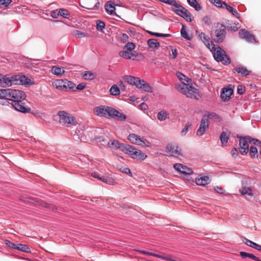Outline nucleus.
Wrapping results in <instances>:
<instances>
[{
  "label": "nucleus",
  "mask_w": 261,
  "mask_h": 261,
  "mask_svg": "<svg viewBox=\"0 0 261 261\" xmlns=\"http://www.w3.org/2000/svg\"><path fill=\"white\" fill-rule=\"evenodd\" d=\"M26 98L25 93L19 90L6 89V103L12 101L11 105L17 111L23 113H30L31 109L22 102Z\"/></svg>",
  "instance_id": "nucleus-1"
},
{
  "label": "nucleus",
  "mask_w": 261,
  "mask_h": 261,
  "mask_svg": "<svg viewBox=\"0 0 261 261\" xmlns=\"http://www.w3.org/2000/svg\"><path fill=\"white\" fill-rule=\"evenodd\" d=\"M237 138L240 139L239 141V151L241 154L246 155L249 150V144H255L257 146H261V142L256 139L251 138L250 136H240L237 135Z\"/></svg>",
  "instance_id": "nucleus-2"
},
{
  "label": "nucleus",
  "mask_w": 261,
  "mask_h": 261,
  "mask_svg": "<svg viewBox=\"0 0 261 261\" xmlns=\"http://www.w3.org/2000/svg\"><path fill=\"white\" fill-rule=\"evenodd\" d=\"M175 87L177 90L188 97L198 99L200 97L198 90L193 86L182 83L181 84L176 85Z\"/></svg>",
  "instance_id": "nucleus-3"
},
{
  "label": "nucleus",
  "mask_w": 261,
  "mask_h": 261,
  "mask_svg": "<svg viewBox=\"0 0 261 261\" xmlns=\"http://www.w3.org/2000/svg\"><path fill=\"white\" fill-rule=\"evenodd\" d=\"M226 35L225 27L220 23H218L215 29L211 32V38L217 43L222 42L225 38Z\"/></svg>",
  "instance_id": "nucleus-4"
},
{
  "label": "nucleus",
  "mask_w": 261,
  "mask_h": 261,
  "mask_svg": "<svg viewBox=\"0 0 261 261\" xmlns=\"http://www.w3.org/2000/svg\"><path fill=\"white\" fill-rule=\"evenodd\" d=\"M211 51H213L215 59L218 62H222L223 64H229L230 59L225 54V52L220 46L213 44L211 46Z\"/></svg>",
  "instance_id": "nucleus-5"
},
{
  "label": "nucleus",
  "mask_w": 261,
  "mask_h": 261,
  "mask_svg": "<svg viewBox=\"0 0 261 261\" xmlns=\"http://www.w3.org/2000/svg\"><path fill=\"white\" fill-rule=\"evenodd\" d=\"M124 152L128 154L130 158L139 161H144L146 158L147 155L134 147L126 145Z\"/></svg>",
  "instance_id": "nucleus-6"
},
{
  "label": "nucleus",
  "mask_w": 261,
  "mask_h": 261,
  "mask_svg": "<svg viewBox=\"0 0 261 261\" xmlns=\"http://www.w3.org/2000/svg\"><path fill=\"white\" fill-rule=\"evenodd\" d=\"M59 122L62 125L69 127L70 125H75V118L69 113L62 111L58 112Z\"/></svg>",
  "instance_id": "nucleus-7"
},
{
  "label": "nucleus",
  "mask_w": 261,
  "mask_h": 261,
  "mask_svg": "<svg viewBox=\"0 0 261 261\" xmlns=\"http://www.w3.org/2000/svg\"><path fill=\"white\" fill-rule=\"evenodd\" d=\"M173 11L177 15L183 17L187 21L191 22L192 20V15L188 10L181 5L176 3V4L172 8Z\"/></svg>",
  "instance_id": "nucleus-8"
},
{
  "label": "nucleus",
  "mask_w": 261,
  "mask_h": 261,
  "mask_svg": "<svg viewBox=\"0 0 261 261\" xmlns=\"http://www.w3.org/2000/svg\"><path fill=\"white\" fill-rule=\"evenodd\" d=\"M15 75L10 74L3 75L1 76V81L0 82V86L3 88H7L12 86L13 85H17V78Z\"/></svg>",
  "instance_id": "nucleus-9"
},
{
  "label": "nucleus",
  "mask_w": 261,
  "mask_h": 261,
  "mask_svg": "<svg viewBox=\"0 0 261 261\" xmlns=\"http://www.w3.org/2000/svg\"><path fill=\"white\" fill-rule=\"evenodd\" d=\"M128 140L133 144L141 146H149V142L145 139L141 138L135 134H130L127 137Z\"/></svg>",
  "instance_id": "nucleus-10"
},
{
  "label": "nucleus",
  "mask_w": 261,
  "mask_h": 261,
  "mask_svg": "<svg viewBox=\"0 0 261 261\" xmlns=\"http://www.w3.org/2000/svg\"><path fill=\"white\" fill-rule=\"evenodd\" d=\"M113 108L100 106L96 107L94 109L95 114L99 117H110Z\"/></svg>",
  "instance_id": "nucleus-11"
},
{
  "label": "nucleus",
  "mask_w": 261,
  "mask_h": 261,
  "mask_svg": "<svg viewBox=\"0 0 261 261\" xmlns=\"http://www.w3.org/2000/svg\"><path fill=\"white\" fill-rule=\"evenodd\" d=\"M166 151L170 155L176 158L181 154V149L175 145L168 144L166 147Z\"/></svg>",
  "instance_id": "nucleus-12"
},
{
  "label": "nucleus",
  "mask_w": 261,
  "mask_h": 261,
  "mask_svg": "<svg viewBox=\"0 0 261 261\" xmlns=\"http://www.w3.org/2000/svg\"><path fill=\"white\" fill-rule=\"evenodd\" d=\"M208 126L209 122L207 120V117L204 116L201 119L199 127L197 131V135L199 136L203 135L208 128Z\"/></svg>",
  "instance_id": "nucleus-13"
},
{
  "label": "nucleus",
  "mask_w": 261,
  "mask_h": 261,
  "mask_svg": "<svg viewBox=\"0 0 261 261\" xmlns=\"http://www.w3.org/2000/svg\"><path fill=\"white\" fill-rule=\"evenodd\" d=\"M134 250L136 251H138V252H140L141 253H142L143 254L155 256V257H157L158 258H162V259H165V260H168V261H178V260H176L175 259H173L172 258L171 256L170 255H165V253H162V255H159V254L153 253H151V252H147V251H142V250H137V249H135Z\"/></svg>",
  "instance_id": "nucleus-14"
},
{
  "label": "nucleus",
  "mask_w": 261,
  "mask_h": 261,
  "mask_svg": "<svg viewBox=\"0 0 261 261\" xmlns=\"http://www.w3.org/2000/svg\"><path fill=\"white\" fill-rule=\"evenodd\" d=\"M107 145L110 148L114 149H120L124 152L126 144H121L116 140H111L107 142Z\"/></svg>",
  "instance_id": "nucleus-15"
},
{
  "label": "nucleus",
  "mask_w": 261,
  "mask_h": 261,
  "mask_svg": "<svg viewBox=\"0 0 261 261\" xmlns=\"http://www.w3.org/2000/svg\"><path fill=\"white\" fill-rule=\"evenodd\" d=\"M239 34L241 38L245 39L249 42L253 43L255 41L254 36L245 30H241L239 31Z\"/></svg>",
  "instance_id": "nucleus-16"
},
{
  "label": "nucleus",
  "mask_w": 261,
  "mask_h": 261,
  "mask_svg": "<svg viewBox=\"0 0 261 261\" xmlns=\"http://www.w3.org/2000/svg\"><path fill=\"white\" fill-rule=\"evenodd\" d=\"M123 79L130 85H135L137 88L138 87H141V80L138 77L130 75H125L123 76Z\"/></svg>",
  "instance_id": "nucleus-17"
},
{
  "label": "nucleus",
  "mask_w": 261,
  "mask_h": 261,
  "mask_svg": "<svg viewBox=\"0 0 261 261\" xmlns=\"http://www.w3.org/2000/svg\"><path fill=\"white\" fill-rule=\"evenodd\" d=\"M176 170L185 174H191L193 173L192 169L184 166L181 164H175L173 166Z\"/></svg>",
  "instance_id": "nucleus-18"
},
{
  "label": "nucleus",
  "mask_w": 261,
  "mask_h": 261,
  "mask_svg": "<svg viewBox=\"0 0 261 261\" xmlns=\"http://www.w3.org/2000/svg\"><path fill=\"white\" fill-rule=\"evenodd\" d=\"M30 202L34 205L39 206L41 207L46 208L53 210L54 209V206L49 203H46L42 200H38L37 199H31Z\"/></svg>",
  "instance_id": "nucleus-19"
},
{
  "label": "nucleus",
  "mask_w": 261,
  "mask_h": 261,
  "mask_svg": "<svg viewBox=\"0 0 261 261\" xmlns=\"http://www.w3.org/2000/svg\"><path fill=\"white\" fill-rule=\"evenodd\" d=\"M16 76L18 77L17 80H18L16 84L17 85H31L34 84V82H32V80L29 79L25 75H16Z\"/></svg>",
  "instance_id": "nucleus-20"
},
{
  "label": "nucleus",
  "mask_w": 261,
  "mask_h": 261,
  "mask_svg": "<svg viewBox=\"0 0 261 261\" xmlns=\"http://www.w3.org/2000/svg\"><path fill=\"white\" fill-rule=\"evenodd\" d=\"M198 37L209 49H211V46L214 44L212 41H210V38L205 34V33L201 32L199 34Z\"/></svg>",
  "instance_id": "nucleus-21"
},
{
  "label": "nucleus",
  "mask_w": 261,
  "mask_h": 261,
  "mask_svg": "<svg viewBox=\"0 0 261 261\" xmlns=\"http://www.w3.org/2000/svg\"><path fill=\"white\" fill-rule=\"evenodd\" d=\"M233 93V90L231 88H223L221 93V97L223 101H228Z\"/></svg>",
  "instance_id": "nucleus-22"
},
{
  "label": "nucleus",
  "mask_w": 261,
  "mask_h": 261,
  "mask_svg": "<svg viewBox=\"0 0 261 261\" xmlns=\"http://www.w3.org/2000/svg\"><path fill=\"white\" fill-rule=\"evenodd\" d=\"M110 117L117 119L119 121H124L126 116L125 114L120 113L119 111L113 108Z\"/></svg>",
  "instance_id": "nucleus-23"
},
{
  "label": "nucleus",
  "mask_w": 261,
  "mask_h": 261,
  "mask_svg": "<svg viewBox=\"0 0 261 261\" xmlns=\"http://www.w3.org/2000/svg\"><path fill=\"white\" fill-rule=\"evenodd\" d=\"M233 71L240 73L242 76H246L251 73L250 70L247 69L246 67L242 66L236 67L233 69Z\"/></svg>",
  "instance_id": "nucleus-24"
},
{
  "label": "nucleus",
  "mask_w": 261,
  "mask_h": 261,
  "mask_svg": "<svg viewBox=\"0 0 261 261\" xmlns=\"http://www.w3.org/2000/svg\"><path fill=\"white\" fill-rule=\"evenodd\" d=\"M210 181V178L208 176H200L196 178V183L198 186H204Z\"/></svg>",
  "instance_id": "nucleus-25"
},
{
  "label": "nucleus",
  "mask_w": 261,
  "mask_h": 261,
  "mask_svg": "<svg viewBox=\"0 0 261 261\" xmlns=\"http://www.w3.org/2000/svg\"><path fill=\"white\" fill-rule=\"evenodd\" d=\"M53 86L59 90H65L66 86L65 85V80H56L52 83Z\"/></svg>",
  "instance_id": "nucleus-26"
},
{
  "label": "nucleus",
  "mask_w": 261,
  "mask_h": 261,
  "mask_svg": "<svg viewBox=\"0 0 261 261\" xmlns=\"http://www.w3.org/2000/svg\"><path fill=\"white\" fill-rule=\"evenodd\" d=\"M240 192L242 195L252 196V189L245 183L242 184V188L240 190Z\"/></svg>",
  "instance_id": "nucleus-27"
},
{
  "label": "nucleus",
  "mask_w": 261,
  "mask_h": 261,
  "mask_svg": "<svg viewBox=\"0 0 261 261\" xmlns=\"http://www.w3.org/2000/svg\"><path fill=\"white\" fill-rule=\"evenodd\" d=\"M119 55L125 59H132L133 60H135L134 57H136V56H135L132 52L127 51L125 49L120 51L119 52Z\"/></svg>",
  "instance_id": "nucleus-28"
},
{
  "label": "nucleus",
  "mask_w": 261,
  "mask_h": 261,
  "mask_svg": "<svg viewBox=\"0 0 261 261\" xmlns=\"http://www.w3.org/2000/svg\"><path fill=\"white\" fill-rule=\"evenodd\" d=\"M223 4L225 6V9L228 11L230 12L233 16H236L237 18H240V15L236 9H233L230 6L227 5L225 2H223Z\"/></svg>",
  "instance_id": "nucleus-29"
},
{
  "label": "nucleus",
  "mask_w": 261,
  "mask_h": 261,
  "mask_svg": "<svg viewBox=\"0 0 261 261\" xmlns=\"http://www.w3.org/2000/svg\"><path fill=\"white\" fill-rule=\"evenodd\" d=\"M245 243L248 246L256 249L257 250L261 251V245L254 243L248 239L245 238Z\"/></svg>",
  "instance_id": "nucleus-30"
},
{
  "label": "nucleus",
  "mask_w": 261,
  "mask_h": 261,
  "mask_svg": "<svg viewBox=\"0 0 261 261\" xmlns=\"http://www.w3.org/2000/svg\"><path fill=\"white\" fill-rule=\"evenodd\" d=\"M51 70L54 74L58 76L61 75L65 72L64 68H60L55 66L52 67Z\"/></svg>",
  "instance_id": "nucleus-31"
},
{
  "label": "nucleus",
  "mask_w": 261,
  "mask_h": 261,
  "mask_svg": "<svg viewBox=\"0 0 261 261\" xmlns=\"http://www.w3.org/2000/svg\"><path fill=\"white\" fill-rule=\"evenodd\" d=\"M141 87H138V88H142L144 91L148 92H152V88L147 83H146L143 80L140 81Z\"/></svg>",
  "instance_id": "nucleus-32"
},
{
  "label": "nucleus",
  "mask_w": 261,
  "mask_h": 261,
  "mask_svg": "<svg viewBox=\"0 0 261 261\" xmlns=\"http://www.w3.org/2000/svg\"><path fill=\"white\" fill-rule=\"evenodd\" d=\"M147 44L148 46L152 48L155 49L159 47L160 43L156 39H150L147 41Z\"/></svg>",
  "instance_id": "nucleus-33"
},
{
  "label": "nucleus",
  "mask_w": 261,
  "mask_h": 261,
  "mask_svg": "<svg viewBox=\"0 0 261 261\" xmlns=\"http://www.w3.org/2000/svg\"><path fill=\"white\" fill-rule=\"evenodd\" d=\"M15 249L27 253L31 252V249L28 245L21 244H16Z\"/></svg>",
  "instance_id": "nucleus-34"
},
{
  "label": "nucleus",
  "mask_w": 261,
  "mask_h": 261,
  "mask_svg": "<svg viewBox=\"0 0 261 261\" xmlns=\"http://www.w3.org/2000/svg\"><path fill=\"white\" fill-rule=\"evenodd\" d=\"M169 114L165 111H162L158 113L157 117L160 121H164L169 118Z\"/></svg>",
  "instance_id": "nucleus-35"
},
{
  "label": "nucleus",
  "mask_w": 261,
  "mask_h": 261,
  "mask_svg": "<svg viewBox=\"0 0 261 261\" xmlns=\"http://www.w3.org/2000/svg\"><path fill=\"white\" fill-rule=\"evenodd\" d=\"M83 77L85 80H92L96 77V75L91 71H85L82 74Z\"/></svg>",
  "instance_id": "nucleus-36"
},
{
  "label": "nucleus",
  "mask_w": 261,
  "mask_h": 261,
  "mask_svg": "<svg viewBox=\"0 0 261 261\" xmlns=\"http://www.w3.org/2000/svg\"><path fill=\"white\" fill-rule=\"evenodd\" d=\"M110 92L112 95L117 96L120 94V89L116 85H114L110 88Z\"/></svg>",
  "instance_id": "nucleus-37"
},
{
  "label": "nucleus",
  "mask_w": 261,
  "mask_h": 261,
  "mask_svg": "<svg viewBox=\"0 0 261 261\" xmlns=\"http://www.w3.org/2000/svg\"><path fill=\"white\" fill-rule=\"evenodd\" d=\"M100 180L102 181L103 182L109 185H113L115 183L114 179L109 176H102L101 178H100Z\"/></svg>",
  "instance_id": "nucleus-38"
},
{
  "label": "nucleus",
  "mask_w": 261,
  "mask_h": 261,
  "mask_svg": "<svg viewBox=\"0 0 261 261\" xmlns=\"http://www.w3.org/2000/svg\"><path fill=\"white\" fill-rule=\"evenodd\" d=\"M105 9L106 11L110 14L113 15L115 13V8L113 4H106Z\"/></svg>",
  "instance_id": "nucleus-39"
},
{
  "label": "nucleus",
  "mask_w": 261,
  "mask_h": 261,
  "mask_svg": "<svg viewBox=\"0 0 261 261\" xmlns=\"http://www.w3.org/2000/svg\"><path fill=\"white\" fill-rule=\"evenodd\" d=\"M189 4L194 8V9L196 11H199L201 9V7L200 5L196 2V0H187Z\"/></svg>",
  "instance_id": "nucleus-40"
},
{
  "label": "nucleus",
  "mask_w": 261,
  "mask_h": 261,
  "mask_svg": "<svg viewBox=\"0 0 261 261\" xmlns=\"http://www.w3.org/2000/svg\"><path fill=\"white\" fill-rule=\"evenodd\" d=\"M250 155L252 158H255L258 157V151L256 147L252 146H250Z\"/></svg>",
  "instance_id": "nucleus-41"
},
{
  "label": "nucleus",
  "mask_w": 261,
  "mask_h": 261,
  "mask_svg": "<svg viewBox=\"0 0 261 261\" xmlns=\"http://www.w3.org/2000/svg\"><path fill=\"white\" fill-rule=\"evenodd\" d=\"M220 139L222 144H226L229 139V137L226 132H223L220 135Z\"/></svg>",
  "instance_id": "nucleus-42"
},
{
  "label": "nucleus",
  "mask_w": 261,
  "mask_h": 261,
  "mask_svg": "<svg viewBox=\"0 0 261 261\" xmlns=\"http://www.w3.org/2000/svg\"><path fill=\"white\" fill-rule=\"evenodd\" d=\"M6 103V89H0V103L5 105Z\"/></svg>",
  "instance_id": "nucleus-43"
},
{
  "label": "nucleus",
  "mask_w": 261,
  "mask_h": 261,
  "mask_svg": "<svg viewBox=\"0 0 261 261\" xmlns=\"http://www.w3.org/2000/svg\"><path fill=\"white\" fill-rule=\"evenodd\" d=\"M180 33H181V36L185 38L186 39L188 40H190L191 39V37H190L189 35H188V34L185 28V26L184 25H182V28L180 30Z\"/></svg>",
  "instance_id": "nucleus-44"
},
{
  "label": "nucleus",
  "mask_w": 261,
  "mask_h": 261,
  "mask_svg": "<svg viewBox=\"0 0 261 261\" xmlns=\"http://www.w3.org/2000/svg\"><path fill=\"white\" fill-rule=\"evenodd\" d=\"M65 85L66 86V89H65V91H67V89L69 90L73 89L75 85L72 82L68 81L67 80H65Z\"/></svg>",
  "instance_id": "nucleus-45"
},
{
  "label": "nucleus",
  "mask_w": 261,
  "mask_h": 261,
  "mask_svg": "<svg viewBox=\"0 0 261 261\" xmlns=\"http://www.w3.org/2000/svg\"><path fill=\"white\" fill-rule=\"evenodd\" d=\"M135 45L133 42L127 43L124 47V49L132 52V51L135 48Z\"/></svg>",
  "instance_id": "nucleus-46"
},
{
  "label": "nucleus",
  "mask_w": 261,
  "mask_h": 261,
  "mask_svg": "<svg viewBox=\"0 0 261 261\" xmlns=\"http://www.w3.org/2000/svg\"><path fill=\"white\" fill-rule=\"evenodd\" d=\"M191 126V123L190 122H188L186 123L184 126V127L182 128V129L181 131V135L182 136H184L186 135L187 133L189 128Z\"/></svg>",
  "instance_id": "nucleus-47"
},
{
  "label": "nucleus",
  "mask_w": 261,
  "mask_h": 261,
  "mask_svg": "<svg viewBox=\"0 0 261 261\" xmlns=\"http://www.w3.org/2000/svg\"><path fill=\"white\" fill-rule=\"evenodd\" d=\"M96 27L97 30L102 31L105 27V23L103 21L98 20L96 21Z\"/></svg>",
  "instance_id": "nucleus-48"
},
{
  "label": "nucleus",
  "mask_w": 261,
  "mask_h": 261,
  "mask_svg": "<svg viewBox=\"0 0 261 261\" xmlns=\"http://www.w3.org/2000/svg\"><path fill=\"white\" fill-rule=\"evenodd\" d=\"M59 14L65 18H68V17L69 16L68 11L67 10L64 9H60L59 10Z\"/></svg>",
  "instance_id": "nucleus-49"
},
{
  "label": "nucleus",
  "mask_w": 261,
  "mask_h": 261,
  "mask_svg": "<svg viewBox=\"0 0 261 261\" xmlns=\"http://www.w3.org/2000/svg\"><path fill=\"white\" fill-rule=\"evenodd\" d=\"M210 1L217 7L222 8L223 5L220 0H210Z\"/></svg>",
  "instance_id": "nucleus-50"
},
{
  "label": "nucleus",
  "mask_w": 261,
  "mask_h": 261,
  "mask_svg": "<svg viewBox=\"0 0 261 261\" xmlns=\"http://www.w3.org/2000/svg\"><path fill=\"white\" fill-rule=\"evenodd\" d=\"M74 34L75 36H77L79 38H83L86 37V34L85 33H83L78 30L75 31L74 32Z\"/></svg>",
  "instance_id": "nucleus-51"
},
{
  "label": "nucleus",
  "mask_w": 261,
  "mask_h": 261,
  "mask_svg": "<svg viewBox=\"0 0 261 261\" xmlns=\"http://www.w3.org/2000/svg\"><path fill=\"white\" fill-rule=\"evenodd\" d=\"M11 2V0H0V7L2 6L7 7Z\"/></svg>",
  "instance_id": "nucleus-52"
},
{
  "label": "nucleus",
  "mask_w": 261,
  "mask_h": 261,
  "mask_svg": "<svg viewBox=\"0 0 261 261\" xmlns=\"http://www.w3.org/2000/svg\"><path fill=\"white\" fill-rule=\"evenodd\" d=\"M5 244L9 247L13 248V249H15L16 244H15L14 243L11 242V241H10L9 240H6L5 241Z\"/></svg>",
  "instance_id": "nucleus-53"
},
{
  "label": "nucleus",
  "mask_w": 261,
  "mask_h": 261,
  "mask_svg": "<svg viewBox=\"0 0 261 261\" xmlns=\"http://www.w3.org/2000/svg\"><path fill=\"white\" fill-rule=\"evenodd\" d=\"M153 36L158 37H168L171 36L170 34H161L158 33H154V34H153Z\"/></svg>",
  "instance_id": "nucleus-54"
},
{
  "label": "nucleus",
  "mask_w": 261,
  "mask_h": 261,
  "mask_svg": "<svg viewBox=\"0 0 261 261\" xmlns=\"http://www.w3.org/2000/svg\"><path fill=\"white\" fill-rule=\"evenodd\" d=\"M120 170L125 174H132L130 169L127 167H122L120 169Z\"/></svg>",
  "instance_id": "nucleus-55"
},
{
  "label": "nucleus",
  "mask_w": 261,
  "mask_h": 261,
  "mask_svg": "<svg viewBox=\"0 0 261 261\" xmlns=\"http://www.w3.org/2000/svg\"><path fill=\"white\" fill-rule=\"evenodd\" d=\"M121 40L123 42L125 43L127 42L128 40V36L126 34H122L121 37H120Z\"/></svg>",
  "instance_id": "nucleus-56"
},
{
  "label": "nucleus",
  "mask_w": 261,
  "mask_h": 261,
  "mask_svg": "<svg viewBox=\"0 0 261 261\" xmlns=\"http://www.w3.org/2000/svg\"><path fill=\"white\" fill-rule=\"evenodd\" d=\"M240 254L241 256L242 257V258L244 259L246 257L249 258L250 253L241 251V252H240Z\"/></svg>",
  "instance_id": "nucleus-57"
},
{
  "label": "nucleus",
  "mask_w": 261,
  "mask_h": 261,
  "mask_svg": "<svg viewBox=\"0 0 261 261\" xmlns=\"http://www.w3.org/2000/svg\"><path fill=\"white\" fill-rule=\"evenodd\" d=\"M215 190L219 194H223L225 191V190L223 188L219 187L218 186L215 187Z\"/></svg>",
  "instance_id": "nucleus-58"
},
{
  "label": "nucleus",
  "mask_w": 261,
  "mask_h": 261,
  "mask_svg": "<svg viewBox=\"0 0 261 261\" xmlns=\"http://www.w3.org/2000/svg\"><path fill=\"white\" fill-rule=\"evenodd\" d=\"M231 154L232 157L236 158L238 155V150L236 148H233L231 151Z\"/></svg>",
  "instance_id": "nucleus-59"
},
{
  "label": "nucleus",
  "mask_w": 261,
  "mask_h": 261,
  "mask_svg": "<svg viewBox=\"0 0 261 261\" xmlns=\"http://www.w3.org/2000/svg\"><path fill=\"white\" fill-rule=\"evenodd\" d=\"M245 92V89L242 86L238 87V93L240 94H242Z\"/></svg>",
  "instance_id": "nucleus-60"
},
{
  "label": "nucleus",
  "mask_w": 261,
  "mask_h": 261,
  "mask_svg": "<svg viewBox=\"0 0 261 261\" xmlns=\"http://www.w3.org/2000/svg\"><path fill=\"white\" fill-rule=\"evenodd\" d=\"M97 142L101 143L102 145H104V143H106V139L103 138L102 137H99L97 139Z\"/></svg>",
  "instance_id": "nucleus-61"
},
{
  "label": "nucleus",
  "mask_w": 261,
  "mask_h": 261,
  "mask_svg": "<svg viewBox=\"0 0 261 261\" xmlns=\"http://www.w3.org/2000/svg\"><path fill=\"white\" fill-rule=\"evenodd\" d=\"M85 86L86 85L84 83L79 84L76 87V89L79 90H82L85 88Z\"/></svg>",
  "instance_id": "nucleus-62"
},
{
  "label": "nucleus",
  "mask_w": 261,
  "mask_h": 261,
  "mask_svg": "<svg viewBox=\"0 0 261 261\" xmlns=\"http://www.w3.org/2000/svg\"><path fill=\"white\" fill-rule=\"evenodd\" d=\"M173 59H175L177 56V51L176 49H172V55Z\"/></svg>",
  "instance_id": "nucleus-63"
},
{
  "label": "nucleus",
  "mask_w": 261,
  "mask_h": 261,
  "mask_svg": "<svg viewBox=\"0 0 261 261\" xmlns=\"http://www.w3.org/2000/svg\"><path fill=\"white\" fill-rule=\"evenodd\" d=\"M203 21L204 22L205 24H210L211 23L210 19L207 16L203 17Z\"/></svg>",
  "instance_id": "nucleus-64"
}]
</instances>
